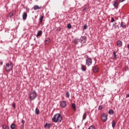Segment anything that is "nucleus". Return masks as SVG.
Listing matches in <instances>:
<instances>
[{
    "mask_svg": "<svg viewBox=\"0 0 129 129\" xmlns=\"http://www.w3.org/2000/svg\"><path fill=\"white\" fill-rule=\"evenodd\" d=\"M63 119V117L62 115L59 113H56L54 115L53 117L52 118V121L53 122H61L62 120Z\"/></svg>",
    "mask_w": 129,
    "mask_h": 129,
    "instance_id": "nucleus-1",
    "label": "nucleus"
},
{
    "mask_svg": "<svg viewBox=\"0 0 129 129\" xmlns=\"http://www.w3.org/2000/svg\"><path fill=\"white\" fill-rule=\"evenodd\" d=\"M13 62L10 61L7 63H6V68H5V70L6 72H10L11 70H13Z\"/></svg>",
    "mask_w": 129,
    "mask_h": 129,
    "instance_id": "nucleus-2",
    "label": "nucleus"
},
{
    "mask_svg": "<svg viewBox=\"0 0 129 129\" xmlns=\"http://www.w3.org/2000/svg\"><path fill=\"white\" fill-rule=\"evenodd\" d=\"M29 99L30 100H34L37 97V92L35 90H34L33 92H31L29 94Z\"/></svg>",
    "mask_w": 129,
    "mask_h": 129,
    "instance_id": "nucleus-3",
    "label": "nucleus"
},
{
    "mask_svg": "<svg viewBox=\"0 0 129 129\" xmlns=\"http://www.w3.org/2000/svg\"><path fill=\"white\" fill-rule=\"evenodd\" d=\"M92 64V59H91L90 58H87L86 60V65H87L88 67H89V66H90Z\"/></svg>",
    "mask_w": 129,
    "mask_h": 129,
    "instance_id": "nucleus-4",
    "label": "nucleus"
},
{
    "mask_svg": "<svg viewBox=\"0 0 129 129\" xmlns=\"http://www.w3.org/2000/svg\"><path fill=\"white\" fill-rule=\"evenodd\" d=\"M92 70L94 73H97L99 71V68L98 66H95L92 68Z\"/></svg>",
    "mask_w": 129,
    "mask_h": 129,
    "instance_id": "nucleus-5",
    "label": "nucleus"
},
{
    "mask_svg": "<svg viewBox=\"0 0 129 129\" xmlns=\"http://www.w3.org/2000/svg\"><path fill=\"white\" fill-rule=\"evenodd\" d=\"M80 39L81 44H85V43H86V41H87L86 36H81Z\"/></svg>",
    "mask_w": 129,
    "mask_h": 129,
    "instance_id": "nucleus-6",
    "label": "nucleus"
},
{
    "mask_svg": "<svg viewBox=\"0 0 129 129\" xmlns=\"http://www.w3.org/2000/svg\"><path fill=\"white\" fill-rule=\"evenodd\" d=\"M59 106H60V107H61V108H65V107L67 106V102H66V101H62L60 103Z\"/></svg>",
    "mask_w": 129,
    "mask_h": 129,
    "instance_id": "nucleus-7",
    "label": "nucleus"
},
{
    "mask_svg": "<svg viewBox=\"0 0 129 129\" xmlns=\"http://www.w3.org/2000/svg\"><path fill=\"white\" fill-rule=\"evenodd\" d=\"M101 119L102 121H104V122L105 121H106V120H107V115H106L105 113H104L102 115Z\"/></svg>",
    "mask_w": 129,
    "mask_h": 129,
    "instance_id": "nucleus-8",
    "label": "nucleus"
},
{
    "mask_svg": "<svg viewBox=\"0 0 129 129\" xmlns=\"http://www.w3.org/2000/svg\"><path fill=\"white\" fill-rule=\"evenodd\" d=\"M117 46L119 47H122V41L120 40L117 41Z\"/></svg>",
    "mask_w": 129,
    "mask_h": 129,
    "instance_id": "nucleus-9",
    "label": "nucleus"
},
{
    "mask_svg": "<svg viewBox=\"0 0 129 129\" xmlns=\"http://www.w3.org/2000/svg\"><path fill=\"white\" fill-rule=\"evenodd\" d=\"M118 5H119L118 1H117V0H115V1H114V3L113 4V5L115 9H116V8H117Z\"/></svg>",
    "mask_w": 129,
    "mask_h": 129,
    "instance_id": "nucleus-10",
    "label": "nucleus"
},
{
    "mask_svg": "<svg viewBox=\"0 0 129 129\" xmlns=\"http://www.w3.org/2000/svg\"><path fill=\"white\" fill-rule=\"evenodd\" d=\"M120 27L122 28V29H125L126 28V24L122 21L120 23Z\"/></svg>",
    "mask_w": 129,
    "mask_h": 129,
    "instance_id": "nucleus-11",
    "label": "nucleus"
},
{
    "mask_svg": "<svg viewBox=\"0 0 129 129\" xmlns=\"http://www.w3.org/2000/svg\"><path fill=\"white\" fill-rule=\"evenodd\" d=\"M44 126L45 128H46L47 127V128L50 129L51 128V125L50 123L46 122L45 124H44Z\"/></svg>",
    "mask_w": 129,
    "mask_h": 129,
    "instance_id": "nucleus-12",
    "label": "nucleus"
},
{
    "mask_svg": "<svg viewBox=\"0 0 129 129\" xmlns=\"http://www.w3.org/2000/svg\"><path fill=\"white\" fill-rule=\"evenodd\" d=\"M81 70L84 72L86 71V69H87V68H86V66H84L83 64H81Z\"/></svg>",
    "mask_w": 129,
    "mask_h": 129,
    "instance_id": "nucleus-13",
    "label": "nucleus"
},
{
    "mask_svg": "<svg viewBox=\"0 0 129 129\" xmlns=\"http://www.w3.org/2000/svg\"><path fill=\"white\" fill-rule=\"evenodd\" d=\"M23 20H27V18L28 17V14L26 12H24L23 14Z\"/></svg>",
    "mask_w": 129,
    "mask_h": 129,
    "instance_id": "nucleus-14",
    "label": "nucleus"
},
{
    "mask_svg": "<svg viewBox=\"0 0 129 129\" xmlns=\"http://www.w3.org/2000/svg\"><path fill=\"white\" fill-rule=\"evenodd\" d=\"M43 20H44V16L41 15L39 19L40 24H42V23H43Z\"/></svg>",
    "mask_w": 129,
    "mask_h": 129,
    "instance_id": "nucleus-15",
    "label": "nucleus"
},
{
    "mask_svg": "<svg viewBox=\"0 0 129 129\" xmlns=\"http://www.w3.org/2000/svg\"><path fill=\"white\" fill-rule=\"evenodd\" d=\"M79 42H81L80 39L79 38H75L74 39V43L75 44H78Z\"/></svg>",
    "mask_w": 129,
    "mask_h": 129,
    "instance_id": "nucleus-16",
    "label": "nucleus"
},
{
    "mask_svg": "<svg viewBox=\"0 0 129 129\" xmlns=\"http://www.w3.org/2000/svg\"><path fill=\"white\" fill-rule=\"evenodd\" d=\"M42 34L43 31H42V30L38 31L36 37H40V36H41V35H42Z\"/></svg>",
    "mask_w": 129,
    "mask_h": 129,
    "instance_id": "nucleus-17",
    "label": "nucleus"
},
{
    "mask_svg": "<svg viewBox=\"0 0 129 129\" xmlns=\"http://www.w3.org/2000/svg\"><path fill=\"white\" fill-rule=\"evenodd\" d=\"M50 42H51V40L49 38H46L45 40V43L47 44H50Z\"/></svg>",
    "mask_w": 129,
    "mask_h": 129,
    "instance_id": "nucleus-18",
    "label": "nucleus"
},
{
    "mask_svg": "<svg viewBox=\"0 0 129 129\" xmlns=\"http://www.w3.org/2000/svg\"><path fill=\"white\" fill-rule=\"evenodd\" d=\"M115 125H116V122H115V121H114V120H113L112 121V127L114 128V127H115Z\"/></svg>",
    "mask_w": 129,
    "mask_h": 129,
    "instance_id": "nucleus-19",
    "label": "nucleus"
},
{
    "mask_svg": "<svg viewBox=\"0 0 129 129\" xmlns=\"http://www.w3.org/2000/svg\"><path fill=\"white\" fill-rule=\"evenodd\" d=\"M33 10H34V11H37V10H40V7H39V6L38 5H35L33 7Z\"/></svg>",
    "mask_w": 129,
    "mask_h": 129,
    "instance_id": "nucleus-20",
    "label": "nucleus"
},
{
    "mask_svg": "<svg viewBox=\"0 0 129 129\" xmlns=\"http://www.w3.org/2000/svg\"><path fill=\"white\" fill-rule=\"evenodd\" d=\"M109 114H110L111 115H113L114 114V112L113 111V110L112 109H110L108 111Z\"/></svg>",
    "mask_w": 129,
    "mask_h": 129,
    "instance_id": "nucleus-21",
    "label": "nucleus"
},
{
    "mask_svg": "<svg viewBox=\"0 0 129 129\" xmlns=\"http://www.w3.org/2000/svg\"><path fill=\"white\" fill-rule=\"evenodd\" d=\"M113 58L115 60H116V59H117V56L116 55V53L115 52V51H113Z\"/></svg>",
    "mask_w": 129,
    "mask_h": 129,
    "instance_id": "nucleus-22",
    "label": "nucleus"
},
{
    "mask_svg": "<svg viewBox=\"0 0 129 129\" xmlns=\"http://www.w3.org/2000/svg\"><path fill=\"white\" fill-rule=\"evenodd\" d=\"M3 129H10V127L9 126L6 125V124H3L2 125Z\"/></svg>",
    "mask_w": 129,
    "mask_h": 129,
    "instance_id": "nucleus-23",
    "label": "nucleus"
},
{
    "mask_svg": "<svg viewBox=\"0 0 129 129\" xmlns=\"http://www.w3.org/2000/svg\"><path fill=\"white\" fill-rule=\"evenodd\" d=\"M10 127L11 129L16 128V124L15 123H12L10 125Z\"/></svg>",
    "mask_w": 129,
    "mask_h": 129,
    "instance_id": "nucleus-24",
    "label": "nucleus"
},
{
    "mask_svg": "<svg viewBox=\"0 0 129 129\" xmlns=\"http://www.w3.org/2000/svg\"><path fill=\"white\" fill-rule=\"evenodd\" d=\"M117 25V23L114 22L112 25V28H114V30H116V25Z\"/></svg>",
    "mask_w": 129,
    "mask_h": 129,
    "instance_id": "nucleus-25",
    "label": "nucleus"
},
{
    "mask_svg": "<svg viewBox=\"0 0 129 129\" xmlns=\"http://www.w3.org/2000/svg\"><path fill=\"white\" fill-rule=\"evenodd\" d=\"M87 116V115L86 112H85L83 115V120H84L86 119V117Z\"/></svg>",
    "mask_w": 129,
    "mask_h": 129,
    "instance_id": "nucleus-26",
    "label": "nucleus"
},
{
    "mask_svg": "<svg viewBox=\"0 0 129 129\" xmlns=\"http://www.w3.org/2000/svg\"><path fill=\"white\" fill-rule=\"evenodd\" d=\"M72 107H73L74 110H76V105L75 103L72 104Z\"/></svg>",
    "mask_w": 129,
    "mask_h": 129,
    "instance_id": "nucleus-27",
    "label": "nucleus"
},
{
    "mask_svg": "<svg viewBox=\"0 0 129 129\" xmlns=\"http://www.w3.org/2000/svg\"><path fill=\"white\" fill-rule=\"evenodd\" d=\"M66 96L67 98H69V97H70V93L68 91L66 92Z\"/></svg>",
    "mask_w": 129,
    "mask_h": 129,
    "instance_id": "nucleus-28",
    "label": "nucleus"
},
{
    "mask_svg": "<svg viewBox=\"0 0 129 129\" xmlns=\"http://www.w3.org/2000/svg\"><path fill=\"white\" fill-rule=\"evenodd\" d=\"M35 113H36V114H39V113H40V111L39 110V109L36 108V109H35Z\"/></svg>",
    "mask_w": 129,
    "mask_h": 129,
    "instance_id": "nucleus-29",
    "label": "nucleus"
},
{
    "mask_svg": "<svg viewBox=\"0 0 129 129\" xmlns=\"http://www.w3.org/2000/svg\"><path fill=\"white\" fill-rule=\"evenodd\" d=\"M67 28H68V29H71V28H72V25H71V24H68L67 25Z\"/></svg>",
    "mask_w": 129,
    "mask_h": 129,
    "instance_id": "nucleus-30",
    "label": "nucleus"
},
{
    "mask_svg": "<svg viewBox=\"0 0 129 129\" xmlns=\"http://www.w3.org/2000/svg\"><path fill=\"white\" fill-rule=\"evenodd\" d=\"M102 108H103V106L100 105V106H99L98 109V110H101L102 109Z\"/></svg>",
    "mask_w": 129,
    "mask_h": 129,
    "instance_id": "nucleus-31",
    "label": "nucleus"
},
{
    "mask_svg": "<svg viewBox=\"0 0 129 129\" xmlns=\"http://www.w3.org/2000/svg\"><path fill=\"white\" fill-rule=\"evenodd\" d=\"M88 129H95V127H94V125H92L90 126Z\"/></svg>",
    "mask_w": 129,
    "mask_h": 129,
    "instance_id": "nucleus-32",
    "label": "nucleus"
},
{
    "mask_svg": "<svg viewBox=\"0 0 129 129\" xmlns=\"http://www.w3.org/2000/svg\"><path fill=\"white\" fill-rule=\"evenodd\" d=\"M84 30H87L88 29V26L87 25H85L83 27Z\"/></svg>",
    "mask_w": 129,
    "mask_h": 129,
    "instance_id": "nucleus-33",
    "label": "nucleus"
},
{
    "mask_svg": "<svg viewBox=\"0 0 129 129\" xmlns=\"http://www.w3.org/2000/svg\"><path fill=\"white\" fill-rule=\"evenodd\" d=\"M12 106H13L14 109H16V103H15V102L13 103Z\"/></svg>",
    "mask_w": 129,
    "mask_h": 129,
    "instance_id": "nucleus-34",
    "label": "nucleus"
},
{
    "mask_svg": "<svg viewBox=\"0 0 129 129\" xmlns=\"http://www.w3.org/2000/svg\"><path fill=\"white\" fill-rule=\"evenodd\" d=\"M111 23H114V22H115V20H114V18H113V17H111Z\"/></svg>",
    "mask_w": 129,
    "mask_h": 129,
    "instance_id": "nucleus-35",
    "label": "nucleus"
},
{
    "mask_svg": "<svg viewBox=\"0 0 129 129\" xmlns=\"http://www.w3.org/2000/svg\"><path fill=\"white\" fill-rule=\"evenodd\" d=\"M86 10H88V8L86 7L83 8V12H85L86 11Z\"/></svg>",
    "mask_w": 129,
    "mask_h": 129,
    "instance_id": "nucleus-36",
    "label": "nucleus"
},
{
    "mask_svg": "<svg viewBox=\"0 0 129 129\" xmlns=\"http://www.w3.org/2000/svg\"><path fill=\"white\" fill-rule=\"evenodd\" d=\"M9 15H10V17L11 18H12V17H13V16H14V13H9Z\"/></svg>",
    "mask_w": 129,
    "mask_h": 129,
    "instance_id": "nucleus-37",
    "label": "nucleus"
},
{
    "mask_svg": "<svg viewBox=\"0 0 129 129\" xmlns=\"http://www.w3.org/2000/svg\"><path fill=\"white\" fill-rule=\"evenodd\" d=\"M21 129H24V128H25V124H22V125L21 126Z\"/></svg>",
    "mask_w": 129,
    "mask_h": 129,
    "instance_id": "nucleus-38",
    "label": "nucleus"
},
{
    "mask_svg": "<svg viewBox=\"0 0 129 129\" xmlns=\"http://www.w3.org/2000/svg\"><path fill=\"white\" fill-rule=\"evenodd\" d=\"M56 31H61V27H57Z\"/></svg>",
    "mask_w": 129,
    "mask_h": 129,
    "instance_id": "nucleus-39",
    "label": "nucleus"
},
{
    "mask_svg": "<svg viewBox=\"0 0 129 129\" xmlns=\"http://www.w3.org/2000/svg\"><path fill=\"white\" fill-rule=\"evenodd\" d=\"M119 29V24H117V25L116 26V29Z\"/></svg>",
    "mask_w": 129,
    "mask_h": 129,
    "instance_id": "nucleus-40",
    "label": "nucleus"
},
{
    "mask_svg": "<svg viewBox=\"0 0 129 129\" xmlns=\"http://www.w3.org/2000/svg\"><path fill=\"white\" fill-rule=\"evenodd\" d=\"M125 0H119V3H123Z\"/></svg>",
    "mask_w": 129,
    "mask_h": 129,
    "instance_id": "nucleus-41",
    "label": "nucleus"
},
{
    "mask_svg": "<svg viewBox=\"0 0 129 129\" xmlns=\"http://www.w3.org/2000/svg\"><path fill=\"white\" fill-rule=\"evenodd\" d=\"M22 123H23L22 124H25V120H22Z\"/></svg>",
    "mask_w": 129,
    "mask_h": 129,
    "instance_id": "nucleus-42",
    "label": "nucleus"
},
{
    "mask_svg": "<svg viewBox=\"0 0 129 129\" xmlns=\"http://www.w3.org/2000/svg\"><path fill=\"white\" fill-rule=\"evenodd\" d=\"M4 64V62L3 61L0 62V65L2 66Z\"/></svg>",
    "mask_w": 129,
    "mask_h": 129,
    "instance_id": "nucleus-43",
    "label": "nucleus"
},
{
    "mask_svg": "<svg viewBox=\"0 0 129 129\" xmlns=\"http://www.w3.org/2000/svg\"><path fill=\"white\" fill-rule=\"evenodd\" d=\"M128 97H129V94L126 95V98H128Z\"/></svg>",
    "mask_w": 129,
    "mask_h": 129,
    "instance_id": "nucleus-44",
    "label": "nucleus"
},
{
    "mask_svg": "<svg viewBox=\"0 0 129 129\" xmlns=\"http://www.w3.org/2000/svg\"><path fill=\"white\" fill-rule=\"evenodd\" d=\"M127 48L129 50V44L127 45Z\"/></svg>",
    "mask_w": 129,
    "mask_h": 129,
    "instance_id": "nucleus-45",
    "label": "nucleus"
},
{
    "mask_svg": "<svg viewBox=\"0 0 129 129\" xmlns=\"http://www.w3.org/2000/svg\"><path fill=\"white\" fill-rule=\"evenodd\" d=\"M64 6H66V7H69L70 5H66V4H64Z\"/></svg>",
    "mask_w": 129,
    "mask_h": 129,
    "instance_id": "nucleus-46",
    "label": "nucleus"
}]
</instances>
